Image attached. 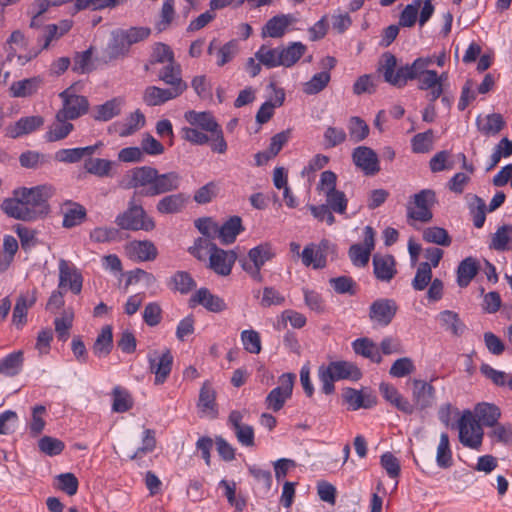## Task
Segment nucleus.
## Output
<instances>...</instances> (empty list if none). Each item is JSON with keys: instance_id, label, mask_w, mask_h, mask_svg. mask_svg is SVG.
<instances>
[{"instance_id": "nucleus-1", "label": "nucleus", "mask_w": 512, "mask_h": 512, "mask_svg": "<svg viewBox=\"0 0 512 512\" xmlns=\"http://www.w3.org/2000/svg\"><path fill=\"white\" fill-rule=\"evenodd\" d=\"M51 195L52 188L45 185L17 189L12 198L2 202L1 209L9 217L31 221L47 212V199Z\"/></svg>"}, {"instance_id": "nucleus-2", "label": "nucleus", "mask_w": 512, "mask_h": 512, "mask_svg": "<svg viewBox=\"0 0 512 512\" xmlns=\"http://www.w3.org/2000/svg\"><path fill=\"white\" fill-rule=\"evenodd\" d=\"M433 63L430 57H419L410 65L399 67L397 70L396 57L386 52L380 60L379 71L383 74L384 80L395 87H404L408 80L419 79L429 71L428 67Z\"/></svg>"}, {"instance_id": "nucleus-3", "label": "nucleus", "mask_w": 512, "mask_h": 512, "mask_svg": "<svg viewBox=\"0 0 512 512\" xmlns=\"http://www.w3.org/2000/svg\"><path fill=\"white\" fill-rule=\"evenodd\" d=\"M151 35V28L147 26H131L118 28L111 32V38L105 49L109 60L125 58L130 53L132 45L143 42Z\"/></svg>"}, {"instance_id": "nucleus-4", "label": "nucleus", "mask_w": 512, "mask_h": 512, "mask_svg": "<svg viewBox=\"0 0 512 512\" xmlns=\"http://www.w3.org/2000/svg\"><path fill=\"white\" fill-rule=\"evenodd\" d=\"M318 376L322 384L321 390L325 394L334 391V382L340 379L358 380L361 377L360 370L347 361L331 362L328 366H321Z\"/></svg>"}, {"instance_id": "nucleus-5", "label": "nucleus", "mask_w": 512, "mask_h": 512, "mask_svg": "<svg viewBox=\"0 0 512 512\" xmlns=\"http://www.w3.org/2000/svg\"><path fill=\"white\" fill-rule=\"evenodd\" d=\"M115 223L124 230L151 231L155 228L154 220L133 200L129 202L128 209L115 218Z\"/></svg>"}, {"instance_id": "nucleus-6", "label": "nucleus", "mask_w": 512, "mask_h": 512, "mask_svg": "<svg viewBox=\"0 0 512 512\" xmlns=\"http://www.w3.org/2000/svg\"><path fill=\"white\" fill-rule=\"evenodd\" d=\"M272 246L269 243L260 244L249 250L246 258L241 260V266L254 280L262 281L261 268L274 257Z\"/></svg>"}, {"instance_id": "nucleus-7", "label": "nucleus", "mask_w": 512, "mask_h": 512, "mask_svg": "<svg viewBox=\"0 0 512 512\" xmlns=\"http://www.w3.org/2000/svg\"><path fill=\"white\" fill-rule=\"evenodd\" d=\"M62 100V107L58 112L70 120L78 119L85 115L89 109V101L76 92L74 85H71L59 94Z\"/></svg>"}, {"instance_id": "nucleus-8", "label": "nucleus", "mask_w": 512, "mask_h": 512, "mask_svg": "<svg viewBox=\"0 0 512 512\" xmlns=\"http://www.w3.org/2000/svg\"><path fill=\"white\" fill-rule=\"evenodd\" d=\"M458 426L460 442L466 447L478 449L482 444L483 430L470 410L463 412Z\"/></svg>"}, {"instance_id": "nucleus-9", "label": "nucleus", "mask_w": 512, "mask_h": 512, "mask_svg": "<svg viewBox=\"0 0 512 512\" xmlns=\"http://www.w3.org/2000/svg\"><path fill=\"white\" fill-rule=\"evenodd\" d=\"M295 378L293 373H284L279 377V386L272 389L265 399L268 409L277 412L283 408L286 401L292 396Z\"/></svg>"}, {"instance_id": "nucleus-10", "label": "nucleus", "mask_w": 512, "mask_h": 512, "mask_svg": "<svg viewBox=\"0 0 512 512\" xmlns=\"http://www.w3.org/2000/svg\"><path fill=\"white\" fill-rule=\"evenodd\" d=\"M413 206H408V217L423 223L429 222L433 214L432 206L436 203V194L431 189H423L413 196Z\"/></svg>"}, {"instance_id": "nucleus-11", "label": "nucleus", "mask_w": 512, "mask_h": 512, "mask_svg": "<svg viewBox=\"0 0 512 512\" xmlns=\"http://www.w3.org/2000/svg\"><path fill=\"white\" fill-rule=\"evenodd\" d=\"M398 306L393 299L380 298L369 307V319L378 327L388 326L395 317Z\"/></svg>"}, {"instance_id": "nucleus-12", "label": "nucleus", "mask_w": 512, "mask_h": 512, "mask_svg": "<svg viewBox=\"0 0 512 512\" xmlns=\"http://www.w3.org/2000/svg\"><path fill=\"white\" fill-rule=\"evenodd\" d=\"M375 247V232L371 226L364 228V239L361 244H353L349 248V257L352 263L358 267L368 264L371 252Z\"/></svg>"}, {"instance_id": "nucleus-13", "label": "nucleus", "mask_w": 512, "mask_h": 512, "mask_svg": "<svg viewBox=\"0 0 512 512\" xmlns=\"http://www.w3.org/2000/svg\"><path fill=\"white\" fill-rule=\"evenodd\" d=\"M182 177L178 172L170 171L160 174L156 169L154 184L143 191L145 196H157L177 191L181 186Z\"/></svg>"}, {"instance_id": "nucleus-14", "label": "nucleus", "mask_w": 512, "mask_h": 512, "mask_svg": "<svg viewBox=\"0 0 512 512\" xmlns=\"http://www.w3.org/2000/svg\"><path fill=\"white\" fill-rule=\"evenodd\" d=\"M150 371L155 374V384H163L168 378L173 364V356L169 349L162 353L153 351L148 355Z\"/></svg>"}, {"instance_id": "nucleus-15", "label": "nucleus", "mask_w": 512, "mask_h": 512, "mask_svg": "<svg viewBox=\"0 0 512 512\" xmlns=\"http://www.w3.org/2000/svg\"><path fill=\"white\" fill-rule=\"evenodd\" d=\"M59 284L58 288H69L72 293L80 294L82 290L83 277L79 270L69 261L60 259L58 264Z\"/></svg>"}, {"instance_id": "nucleus-16", "label": "nucleus", "mask_w": 512, "mask_h": 512, "mask_svg": "<svg viewBox=\"0 0 512 512\" xmlns=\"http://www.w3.org/2000/svg\"><path fill=\"white\" fill-rule=\"evenodd\" d=\"M352 160L355 166L367 176H373L380 171L378 156L369 147H356L352 152Z\"/></svg>"}, {"instance_id": "nucleus-17", "label": "nucleus", "mask_w": 512, "mask_h": 512, "mask_svg": "<svg viewBox=\"0 0 512 512\" xmlns=\"http://www.w3.org/2000/svg\"><path fill=\"white\" fill-rule=\"evenodd\" d=\"M236 259L237 254L233 250L226 251L217 247L209 255L208 267L220 276H228Z\"/></svg>"}, {"instance_id": "nucleus-18", "label": "nucleus", "mask_w": 512, "mask_h": 512, "mask_svg": "<svg viewBox=\"0 0 512 512\" xmlns=\"http://www.w3.org/2000/svg\"><path fill=\"white\" fill-rule=\"evenodd\" d=\"M412 400L414 409L424 410L433 406L435 402V388L423 380L412 381Z\"/></svg>"}, {"instance_id": "nucleus-19", "label": "nucleus", "mask_w": 512, "mask_h": 512, "mask_svg": "<svg viewBox=\"0 0 512 512\" xmlns=\"http://www.w3.org/2000/svg\"><path fill=\"white\" fill-rule=\"evenodd\" d=\"M59 38L60 37L58 35V26L56 24H49L45 26L41 30V33L39 34L37 39L39 47L31 48L27 53L20 54L18 56V61L22 65L26 64L27 62L36 58L42 50L47 49L53 40Z\"/></svg>"}, {"instance_id": "nucleus-20", "label": "nucleus", "mask_w": 512, "mask_h": 512, "mask_svg": "<svg viewBox=\"0 0 512 512\" xmlns=\"http://www.w3.org/2000/svg\"><path fill=\"white\" fill-rule=\"evenodd\" d=\"M145 123V115L140 110H136L130 113L125 119L114 122L109 130L115 132L120 137H128L144 127Z\"/></svg>"}, {"instance_id": "nucleus-21", "label": "nucleus", "mask_w": 512, "mask_h": 512, "mask_svg": "<svg viewBox=\"0 0 512 512\" xmlns=\"http://www.w3.org/2000/svg\"><path fill=\"white\" fill-rule=\"evenodd\" d=\"M44 125V118L39 115L22 117L6 127V136L16 139L33 133Z\"/></svg>"}, {"instance_id": "nucleus-22", "label": "nucleus", "mask_w": 512, "mask_h": 512, "mask_svg": "<svg viewBox=\"0 0 512 512\" xmlns=\"http://www.w3.org/2000/svg\"><path fill=\"white\" fill-rule=\"evenodd\" d=\"M189 200L190 196L183 192L168 194L157 202L156 210L162 215L179 214L184 211Z\"/></svg>"}, {"instance_id": "nucleus-23", "label": "nucleus", "mask_w": 512, "mask_h": 512, "mask_svg": "<svg viewBox=\"0 0 512 512\" xmlns=\"http://www.w3.org/2000/svg\"><path fill=\"white\" fill-rule=\"evenodd\" d=\"M373 272L377 280L390 282L397 273L395 258L389 254H375L373 256Z\"/></svg>"}, {"instance_id": "nucleus-24", "label": "nucleus", "mask_w": 512, "mask_h": 512, "mask_svg": "<svg viewBox=\"0 0 512 512\" xmlns=\"http://www.w3.org/2000/svg\"><path fill=\"white\" fill-rule=\"evenodd\" d=\"M159 80L169 85L170 89L183 93L187 89V84L183 81L180 65L174 61L165 65L158 73Z\"/></svg>"}, {"instance_id": "nucleus-25", "label": "nucleus", "mask_w": 512, "mask_h": 512, "mask_svg": "<svg viewBox=\"0 0 512 512\" xmlns=\"http://www.w3.org/2000/svg\"><path fill=\"white\" fill-rule=\"evenodd\" d=\"M297 21L293 14H281L272 17L262 29L263 37L280 38L285 34L287 27Z\"/></svg>"}, {"instance_id": "nucleus-26", "label": "nucleus", "mask_w": 512, "mask_h": 512, "mask_svg": "<svg viewBox=\"0 0 512 512\" xmlns=\"http://www.w3.org/2000/svg\"><path fill=\"white\" fill-rule=\"evenodd\" d=\"M156 169L150 166L136 167L130 170L127 174V187L128 188H144L152 187L154 184Z\"/></svg>"}, {"instance_id": "nucleus-27", "label": "nucleus", "mask_w": 512, "mask_h": 512, "mask_svg": "<svg viewBox=\"0 0 512 512\" xmlns=\"http://www.w3.org/2000/svg\"><path fill=\"white\" fill-rule=\"evenodd\" d=\"M37 300V289L33 288L32 290H28L25 293H21L17 298L14 310L12 321L17 326H22L26 322V316L28 309L31 308Z\"/></svg>"}, {"instance_id": "nucleus-28", "label": "nucleus", "mask_w": 512, "mask_h": 512, "mask_svg": "<svg viewBox=\"0 0 512 512\" xmlns=\"http://www.w3.org/2000/svg\"><path fill=\"white\" fill-rule=\"evenodd\" d=\"M70 121V119L57 112L55 120L44 135L45 140L47 142H57L65 139L74 129V125Z\"/></svg>"}, {"instance_id": "nucleus-29", "label": "nucleus", "mask_w": 512, "mask_h": 512, "mask_svg": "<svg viewBox=\"0 0 512 512\" xmlns=\"http://www.w3.org/2000/svg\"><path fill=\"white\" fill-rule=\"evenodd\" d=\"M326 245L327 242L325 241H322L320 245H307L301 253L302 263L307 267L312 266L314 269L324 268L327 261L325 255Z\"/></svg>"}, {"instance_id": "nucleus-30", "label": "nucleus", "mask_w": 512, "mask_h": 512, "mask_svg": "<svg viewBox=\"0 0 512 512\" xmlns=\"http://www.w3.org/2000/svg\"><path fill=\"white\" fill-rule=\"evenodd\" d=\"M343 399L352 410L360 408H371L376 404V397L369 392L359 391L353 388H346L343 391Z\"/></svg>"}, {"instance_id": "nucleus-31", "label": "nucleus", "mask_w": 512, "mask_h": 512, "mask_svg": "<svg viewBox=\"0 0 512 512\" xmlns=\"http://www.w3.org/2000/svg\"><path fill=\"white\" fill-rule=\"evenodd\" d=\"M181 93L170 88H159L157 86H148L143 92V101L148 106H160L164 103L179 97Z\"/></svg>"}, {"instance_id": "nucleus-32", "label": "nucleus", "mask_w": 512, "mask_h": 512, "mask_svg": "<svg viewBox=\"0 0 512 512\" xmlns=\"http://www.w3.org/2000/svg\"><path fill=\"white\" fill-rule=\"evenodd\" d=\"M472 413L476 421L486 427L495 425L501 417L500 408L495 404L487 402L478 403Z\"/></svg>"}, {"instance_id": "nucleus-33", "label": "nucleus", "mask_w": 512, "mask_h": 512, "mask_svg": "<svg viewBox=\"0 0 512 512\" xmlns=\"http://www.w3.org/2000/svg\"><path fill=\"white\" fill-rule=\"evenodd\" d=\"M126 251L130 258L137 259L139 261H152L158 254L155 245L148 240L132 241L127 245Z\"/></svg>"}, {"instance_id": "nucleus-34", "label": "nucleus", "mask_w": 512, "mask_h": 512, "mask_svg": "<svg viewBox=\"0 0 512 512\" xmlns=\"http://www.w3.org/2000/svg\"><path fill=\"white\" fill-rule=\"evenodd\" d=\"M194 304H199L211 312H221L226 309L224 300L212 294L207 288H200L190 299Z\"/></svg>"}, {"instance_id": "nucleus-35", "label": "nucleus", "mask_w": 512, "mask_h": 512, "mask_svg": "<svg viewBox=\"0 0 512 512\" xmlns=\"http://www.w3.org/2000/svg\"><path fill=\"white\" fill-rule=\"evenodd\" d=\"M476 126L481 134L485 136L497 135L505 126V121L501 114L492 113L476 118Z\"/></svg>"}, {"instance_id": "nucleus-36", "label": "nucleus", "mask_w": 512, "mask_h": 512, "mask_svg": "<svg viewBox=\"0 0 512 512\" xmlns=\"http://www.w3.org/2000/svg\"><path fill=\"white\" fill-rule=\"evenodd\" d=\"M124 100L122 98H113L94 108L93 118L96 121L107 122L120 115Z\"/></svg>"}, {"instance_id": "nucleus-37", "label": "nucleus", "mask_w": 512, "mask_h": 512, "mask_svg": "<svg viewBox=\"0 0 512 512\" xmlns=\"http://www.w3.org/2000/svg\"><path fill=\"white\" fill-rule=\"evenodd\" d=\"M216 392L209 382H205L200 389L198 407L205 415L215 418L217 416L216 409Z\"/></svg>"}, {"instance_id": "nucleus-38", "label": "nucleus", "mask_w": 512, "mask_h": 512, "mask_svg": "<svg viewBox=\"0 0 512 512\" xmlns=\"http://www.w3.org/2000/svg\"><path fill=\"white\" fill-rule=\"evenodd\" d=\"M243 230L242 220L239 216H233L227 220L222 226L218 227L217 238L224 245L231 244L235 241L237 235Z\"/></svg>"}, {"instance_id": "nucleus-39", "label": "nucleus", "mask_w": 512, "mask_h": 512, "mask_svg": "<svg viewBox=\"0 0 512 512\" xmlns=\"http://www.w3.org/2000/svg\"><path fill=\"white\" fill-rule=\"evenodd\" d=\"M184 117L192 126H198L207 132L212 133L220 127L209 112H197L190 110L185 113Z\"/></svg>"}, {"instance_id": "nucleus-40", "label": "nucleus", "mask_w": 512, "mask_h": 512, "mask_svg": "<svg viewBox=\"0 0 512 512\" xmlns=\"http://www.w3.org/2000/svg\"><path fill=\"white\" fill-rule=\"evenodd\" d=\"M479 271L475 258L467 257L462 260L457 269V283L460 287H467Z\"/></svg>"}, {"instance_id": "nucleus-41", "label": "nucleus", "mask_w": 512, "mask_h": 512, "mask_svg": "<svg viewBox=\"0 0 512 512\" xmlns=\"http://www.w3.org/2000/svg\"><path fill=\"white\" fill-rule=\"evenodd\" d=\"M113 347L112 328L109 325L104 326L98 334L93 345V353L99 357H106L110 354Z\"/></svg>"}, {"instance_id": "nucleus-42", "label": "nucleus", "mask_w": 512, "mask_h": 512, "mask_svg": "<svg viewBox=\"0 0 512 512\" xmlns=\"http://www.w3.org/2000/svg\"><path fill=\"white\" fill-rule=\"evenodd\" d=\"M438 319L441 325L455 336L462 335L466 329V325L454 311L444 310L439 313Z\"/></svg>"}, {"instance_id": "nucleus-43", "label": "nucleus", "mask_w": 512, "mask_h": 512, "mask_svg": "<svg viewBox=\"0 0 512 512\" xmlns=\"http://www.w3.org/2000/svg\"><path fill=\"white\" fill-rule=\"evenodd\" d=\"M63 227L72 228L80 225L86 218L85 208L77 203H69L63 210Z\"/></svg>"}, {"instance_id": "nucleus-44", "label": "nucleus", "mask_w": 512, "mask_h": 512, "mask_svg": "<svg viewBox=\"0 0 512 512\" xmlns=\"http://www.w3.org/2000/svg\"><path fill=\"white\" fill-rule=\"evenodd\" d=\"M306 52V46L301 42H293L286 48L280 49V63L284 67L293 66Z\"/></svg>"}, {"instance_id": "nucleus-45", "label": "nucleus", "mask_w": 512, "mask_h": 512, "mask_svg": "<svg viewBox=\"0 0 512 512\" xmlns=\"http://www.w3.org/2000/svg\"><path fill=\"white\" fill-rule=\"evenodd\" d=\"M41 83L38 77H32L13 82L10 86V92L14 97H27L34 94Z\"/></svg>"}, {"instance_id": "nucleus-46", "label": "nucleus", "mask_w": 512, "mask_h": 512, "mask_svg": "<svg viewBox=\"0 0 512 512\" xmlns=\"http://www.w3.org/2000/svg\"><path fill=\"white\" fill-rule=\"evenodd\" d=\"M354 351L373 362L380 363L382 360L379 348L368 338L357 339L353 342Z\"/></svg>"}, {"instance_id": "nucleus-47", "label": "nucleus", "mask_w": 512, "mask_h": 512, "mask_svg": "<svg viewBox=\"0 0 512 512\" xmlns=\"http://www.w3.org/2000/svg\"><path fill=\"white\" fill-rule=\"evenodd\" d=\"M114 166L115 162L102 158H90L85 162L86 171L98 177L112 176Z\"/></svg>"}, {"instance_id": "nucleus-48", "label": "nucleus", "mask_w": 512, "mask_h": 512, "mask_svg": "<svg viewBox=\"0 0 512 512\" xmlns=\"http://www.w3.org/2000/svg\"><path fill=\"white\" fill-rule=\"evenodd\" d=\"M512 241V226L503 225L492 235L490 247L497 251H508L512 247L509 245Z\"/></svg>"}, {"instance_id": "nucleus-49", "label": "nucleus", "mask_w": 512, "mask_h": 512, "mask_svg": "<svg viewBox=\"0 0 512 512\" xmlns=\"http://www.w3.org/2000/svg\"><path fill=\"white\" fill-rule=\"evenodd\" d=\"M169 287L181 294H187L196 287V282L186 271H177L169 281Z\"/></svg>"}, {"instance_id": "nucleus-50", "label": "nucleus", "mask_w": 512, "mask_h": 512, "mask_svg": "<svg viewBox=\"0 0 512 512\" xmlns=\"http://www.w3.org/2000/svg\"><path fill=\"white\" fill-rule=\"evenodd\" d=\"M255 58L267 68L282 66L280 63V48H269L266 45H262L255 53Z\"/></svg>"}, {"instance_id": "nucleus-51", "label": "nucleus", "mask_w": 512, "mask_h": 512, "mask_svg": "<svg viewBox=\"0 0 512 512\" xmlns=\"http://www.w3.org/2000/svg\"><path fill=\"white\" fill-rule=\"evenodd\" d=\"M422 237L427 243H433L444 247L450 246L452 242L447 230L437 226L424 229Z\"/></svg>"}, {"instance_id": "nucleus-52", "label": "nucleus", "mask_w": 512, "mask_h": 512, "mask_svg": "<svg viewBox=\"0 0 512 512\" xmlns=\"http://www.w3.org/2000/svg\"><path fill=\"white\" fill-rule=\"evenodd\" d=\"M23 364V353L14 352L0 361V373L6 376H15L21 370Z\"/></svg>"}, {"instance_id": "nucleus-53", "label": "nucleus", "mask_w": 512, "mask_h": 512, "mask_svg": "<svg viewBox=\"0 0 512 512\" xmlns=\"http://www.w3.org/2000/svg\"><path fill=\"white\" fill-rule=\"evenodd\" d=\"M436 462L440 468L447 469L452 466V452L450 449L449 436L447 433L440 435L437 447Z\"/></svg>"}, {"instance_id": "nucleus-54", "label": "nucleus", "mask_w": 512, "mask_h": 512, "mask_svg": "<svg viewBox=\"0 0 512 512\" xmlns=\"http://www.w3.org/2000/svg\"><path fill=\"white\" fill-rule=\"evenodd\" d=\"M112 395H113V405H112L113 411H115L117 413H123L132 408L133 400H132L130 393L126 389H124L120 386H116L113 389Z\"/></svg>"}, {"instance_id": "nucleus-55", "label": "nucleus", "mask_w": 512, "mask_h": 512, "mask_svg": "<svg viewBox=\"0 0 512 512\" xmlns=\"http://www.w3.org/2000/svg\"><path fill=\"white\" fill-rule=\"evenodd\" d=\"M328 71L316 73L309 81L303 84V92L307 95H315L321 92L330 82Z\"/></svg>"}, {"instance_id": "nucleus-56", "label": "nucleus", "mask_w": 512, "mask_h": 512, "mask_svg": "<svg viewBox=\"0 0 512 512\" xmlns=\"http://www.w3.org/2000/svg\"><path fill=\"white\" fill-rule=\"evenodd\" d=\"M125 0H75V12L85 9L94 11L113 9L123 3Z\"/></svg>"}, {"instance_id": "nucleus-57", "label": "nucleus", "mask_w": 512, "mask_h": 512, "mask_svg": "<svg viewBox=\"0 0 512 512\" xmlns=\"http://www.w3.org/2000/svg\"><path fill=\"white\" fill-rule=\"evenodd\" d=\"M306 321V317L302 313L288 309L281 313L275 327L277 330L285 329L289 322L293 328L300 329L305 326Z\"/></svg>"}, {"instance_id": "nucleus-58", "label": "nucleus", "mask_w": 512, "mask_h": 512, "mask_svg": "<svg viewBox=\"0 0 512 512\" xmlns=\"http://www.w3.org/2000/svg\"><path fill=\"white\" fill-rule=\"evenodd\" d=\"M209 238L199 237L194 241V245L189 247L188 252L200 261H204L207 255L214 251L217 246Z\"/></svg>"}, {"instance_id": "nucleus-59", "label": "nucleus", "mask_w": 512, "mask_h": 512, "mask_svg": "<svg viewBox=\"0 0 512 512\" xmlns=\"http://www.w3.org/2000/svg\"><path fill=\"white\" fill-rule=\"evenodd\" d=\"M432 280V269L428 262L419 264L415 277L412 281V287L416 291L424 290Z\"/></svg>"}, {"instance_id": "nucleus-60", "label": "nucleus", "mask_w": 512, "mask_h": 512, "mask_svg": "<svg viewBox=\"0 0 512 512\" xmlns=\"http://www.w3.org/2000/svg\"><path fill=\"white\" fill-rule=\"evenodd\" d=\"M73 319V311L67 309L62 313L61 317H57L54 320L55 331L57 333L59 340L66 341L68 339L69 330L72 327Z\"/></svg>"}, {"instance_id": "nucleus-61", "label": "nucleus", "mask_w": 512, "mask_h": 512, "mask_svg": "<svg viewBox=\"0 0 512 512\" xmlns=\"http://www.w3.org/2000/svg\"><path fill=\"white\" fill-rule=\"evenodd\" d=\"M350 139L357 143L364 140L369 134V127L360 117H351L348 123Z\"/></svg>"}, {"instance_id": "nucleus-62", "label": "nucleus", "mask_w": 512, "mask_h": 512, "mask_svg": "<svg viewBox=\"0 0 512 512\" xmlns=\"http://www.w3.org/2000/svg\"><path fill=\"white\" fill-rule=\"evenodd\" d=\"M38 448L45 455L52 457L61 454L65 448V444L58 438L43 436L38 441Z\"/></svg>"}, {"instance_id": "nucleus-63", "label": "nucleus", "mask_w": 512, "mask_h": 512, "mask_svg": "<svg viewBox=\"0 0 512 512\" xmlns=\"http://www.w3.org/2000/svg\"><path fill=\"white\" fill-rule=\"evenodd\" d=\"M327 206L338 214H344L347 209L348 200L344 192L339 190L326 191Z\"/></svg>"}, {"instance_id": "nucleus-64", "label": "nucleus", "mask_w": 512, "mask_h": 512, "mask_svg": "<svg viewBox=\"0 0 512 512\" xmlns=\"http://www.w3.org/2000/svg\"><path fill=\"white\" fill-rule=\"evenodd\" d=\"M416 367L409 357H402L393 362L389 374L395 378H403L414 373Z\"/></svg>"}]
</instances>
